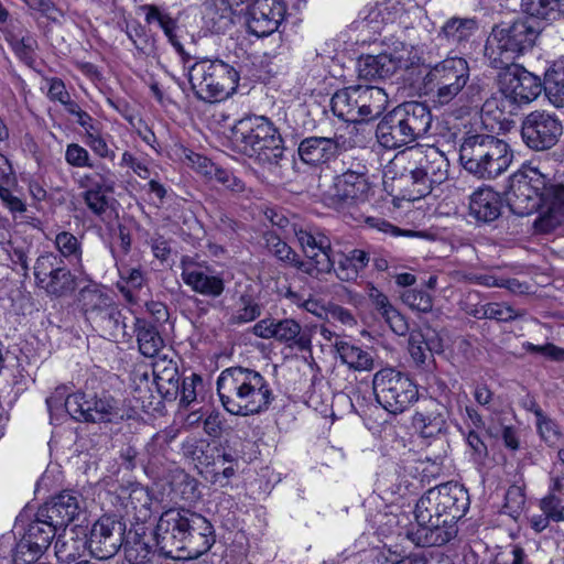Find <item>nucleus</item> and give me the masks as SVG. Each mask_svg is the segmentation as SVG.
<instances>
[{
  "instance_id": "obj_1",
  "label": "nucleus",
  "mask_w": 564,
  "mask_h": 564,
  "mask_svg": "<svg viewBox=\"0 0 564 564\" xmlns=\"http://www.w3.org/2000/svg\"><path fill=\"white\" fill-rule=\"evenodd\" d=\"M470 505L467 489L448 481L430 488L417 500L414 517L417 530L410 533L419 546H442L457 536V522Z\"/></svg>"
},
{
  "instance_id": "obj_2",
  "label": "nucleus",
  "mask_w": 564,
  "mask_h": 564,
  "mask_svg": "<svg viewBox=\"0 0 564 564\" xmlns=\"http://www.w3.org/2000/svg\"><path fill=\"white\" fill-rule=\"evenodd\" d=\"M216 387L221 405L232 415L261 414L269 410L275 399L269 380L248 367L224 369L217 378Z\"/></svg>"
},
{
  "instance_id": "obj_3",
  "label": "nucleus",
  "mask_w": 564,
  "mask_h": 564,
  "mask_svg": "<svg viewBox=\"0 0 564 564\" xmlns=\"http://www.w3.org/2000/svg\"><path fill=\"white\" fill-rule=\"evenodd\" d=\"M231 140L242 154L263 165H278L284 154L279 130L264 116H249L238 120L232 127Z\"/></svg>"
},
{
  "instance_id": "obj_4",
  "label": "nucleus",
  "mask_w": 564,
  "mask_h": 564,
  "mask_svg": "<svg viewBox=\"0 0 564 564\" xmlns=\"http://www.w3.org/2000/svg\"><path fill=\"white\" fill-rule=\"evenodd\" d=\"M403 155L410 164V199L416 200L427 196L435 185L447 180L449 162L436 147H412Z\"/></svg>"
},
{
  "instance_id": "obj_5",
  "label": "nucleus",
  "mask_w": 564,
  "mask_h": 564,
  "mask_svg": "<svg viewBox=\"0 0 564 564\" xmlns=\"http://www.w3.org/2000/svg\"><path fill=\"white\" fill-rule=\"evenodd\" d=\"M497 77L496 109L500 113L517 116L521 105L533 101L542 91L540 77L519 64L501 67Z\"/></svg>"
},
{
  "instance_id": "obj_6",
  "label": "nucleus",
  "mask_w": 564,
  "mask_h": 564,
  "mask_svg": "<svg viewBox=\"0 0 564 564\" xmlns=\"http://www.w3.org/2000/svg\"><path fill=\"white\" fill-rule=\"evenodd\" d=\"M188 79L198 99L218 102L236 90L239 73L220 59H204L189 68Z\"/></svg>"
},
{
  "instance_id": "obj_7",
  "label": "nucleus",
  "mask_w": 564,
  "mask_h": 564,
  "mask_svg": "<svg viewBox=\"0 0 564 564\" xmlns=\"http://www.w3.org/2000/svg\"><path fill=\"white\" fill-rule=\"evenodd\" d=\"M291 230L304 254L303 259L297 256L294 268L317 280L329 274L334 250L326 231L317 226L297 223L292 224Z\"/></svg>"
},
{
  "instance_id": "obj_8",
  "label": "nucleus",
  "mask_w": 564,
  "mask_h": 564,
  "mask_svg": "<svg viewBox=\"0 0 564 564\" xmlns=\"http://www.w3.org/2000/svg\"><path fill=\"white\" fill-rule=\"evenodd\" d=\"M544 186L543 173L538 167H531L527 173L514 172L503 189L496 192V204L506 205L518 216L530 215L541 206L540 193Z\"/></svg>"
},
{
  "instance_id": "obj_9",
  "label": "nucleus",
  "mask_w": 564,
  "mask_h": 564,
  "mask_svg": "<svg viewBox=\"0 0 564 564\" xmlns=\"http://www.w3.org/2000/svg\"><path fill=\"white\" fill-rule=\"evenodd\" d=\"M372 386L377 402L391 414L404 412L419 399L416 384L394 368L377 371Z\"/></svg>"
},
{
  "instance_id": "obj_10",
  "label": "nucleus",
  "mask_w": 564,
  "mask_h": 564,
  "mask_svg": "<svg viewBox=\"0 0 564 564\" xmlns=\"http://www.w3.org/2000/svg\"><path fill=\"white\" fill-rule=\"evenodd\" d=\"M468 65L462 57L446 58L433 66L425 76V85L436 89V101L446 105L465 87Z\"/></svg>"
},
{
  "instance_id": "obj_11",
  "label": "nucleus",
  "mask_w": 564,
  "mask_h": 564,
  "mask_svg": "<svg viewBox=\"0 0 564 564\" xmlns=\"http://www.w3.org/2000/svg\"><path fill=\"white\" fill-rule=\"evenodd\" d=\"M76 183L83 189L82 198L88 210L101 218L109 208L108 195L116 187L115 173L106 164L99 163L97 170L82 174Z\"/></svg>"
},
{
  "instance_id": "obj_12",
  "label": "nucleus",
  "mask_w": 564,
  "mask_h": 564,
  "mask_svg": "<svg viewBox=\"0 0 564 564\" xmlns=\"http://www.w3.org/2000/svg\"><path fill=\"white\" fill-rule=\"evenodd\" d=\"M563 134L558 117L544 110L530 112L522 121L521 137L528 148L546 151L557 144Z\"/></svg>"
},
{
  "instance_id": "obj_13",
  "label": "nucleus",
  "mask_w": 564,
  "mask_h": 564,
  "mask_svg": "<svg viewBox=\"0 0 564 564\" xmlns=\"http://www.w3.org/2000/svg\"><path fill=\"white\" fill-rule=\"evenodd\" d=\"M181 276L186 286L205 297H219L225 291L224 272L204 260L185 256L181 259Z\"/></svg>"
},
{
  "instance_id": "obj_14",
  "label": "nucleus",
  "mask_w": 564,
  "mask_h": 564,
  "mask_svg": "<svg viewBox=\"0 0 564 564\" xmlns=\"http://www.w3.org/2000/svg\"><path fill=\"white\" fill-rule=\"evenodd\" d=\"M189 511L185 508H170L162 512L153 532L160 555L177 561Z\"/></svg>"
},
{
  "instance_id": "obj_15",
  "label": "nucleus",
  "mask_w": 564,
  "mask_h": 564,
  "mask_svg": "<svg viewBox=\"0 0 564 564\" xmlns=\"http://www.w3.org/2000/svg\"><path fill=\"white\" fill-rule=\"evenodd\" d=\"M59 528L50 519L40 516L29 524L25 533L17 543L12 555L13 564H32L36 562L50 546Z\"/></svg>"
},
{
  "instance_id": "obj_16",
  "label": "nucleus",
  "mask_w": 564,
  "mask_h": 564,
  "mask_svg": "<svg viewBox=\"0 0 564 564\" xmlns=\"http://www.w3.org/2000/svg\"><path fill=\"white\" fill-rule=\"evenodd\" d=\"M126 524L115 517L99 518L88 530L87 546L93 557L108 560L117 554L123 544Z\"/></svg>"
},
{
  "instance_id": "obj_17",
  "label": "nucleus",
  "mask_w": 564,
  "mask_h": 564,
  "mask_svg": "<svg viewBox=\"0 0 564 564\" xmlns=\"http://www.w3.org/2000/svg\"><path fill=\"white\" fill-rule=\"evenodd\" d=\"M70 417L79 422H112L119 417L116 401L109 395L73 394L68 401Z\"/></svg>"
},
{
  "instance_id": "obj_18",
  "label": "nucleus",
  "mask_w": 564,
  "mask_h": 564,
  "mask_svg": "<svg viewBox=\"0 0 564 564\" xmlns=\"http://www.w3.org/2000/svg\"><path fill=\"white\" fill-rule=\"evenodd\" d=\"M288 10L284 0H254L247 12V26L258 37L269 36L278 31Z\"/></svg>"
},
{
  "instance_id": "obj_19",
  "label": "nucleus",
  "mask_w": 564,
  "mask_h": 564,
  "mask_svg": "<svg viewBox=\"0 0 564 564\" xmlns=\"http://www.w3.org/2000/svg\"><path fill=\"white\" fill-rule=\"evenodd\" d=\"M187 523L177 561L198 558L215 543L214 527L205 517L189 511Z\"/></svg>"
},
{
  "instance_id": "obj_20",
  "label": "nucleus",
  "mask_w": 564,
  "mask_h": 564,
  "mask_svg": "<svg viewBox=\"0 0 564 564\" xmlns=\"http://www.w3.org/2000/svg\"><path fill=\"white\" fill-rule=\"evenodd\" d=\"M516 2L508 6L513 12L508 22L501 21L496 24V40L501 52L521 53L531 47L536 37V33L525 21L517 19Z\"/></svg>"
},
{
  "instance_id": "obj_21",
  "label": "nucleus",
  "mask_w": 564,
  "mask_h": 564,
  "mask_svg": "<svg viewBox=\"0 0 564 564\" xmlns=\"http://www.w3.org/2000/svg\"><path fill=\"white\" fill-rule=\"evenodd\" d=\"M83 496L73 490H65L53 497L40 508V516L50 519L59 529L67 528L84 510Z\"/></svg>"
},
{
  "instance_id": "obj_22",
  "label": "nucleus",
  "mask_w": 564,
  "mask_h": 564,
  "mask_svg": "<svg viewBox=\"0 0 564 564\" xmlns=\"http://www.w3.org/2000/svg\"><path fill=\"white\" fill-rule=\"evenodd\" d=\"M492 143L494 138L490 135H476L465 142L460 150L464 169L478 178H490L492 165L490 145Z\"/></svg>"
},
{
  "instance_id": "obj_23",
  "label": "nucleus",
  "mask_w": 564,
  "mask_h": 564,
  "mask_svg": "<svg viewBox=\"0 0 564 564\" xmlns=\"http://www.w3.org/2000/svg\"><path fill=\"white\" fill-rule=\"evenodd\" d=\"M368 169L365 164L357 163L335 178L334 196L343 204H352L365 200L369 191L367 180Z\"/></svg>"
},
{
  "instance_id": "obj_24",
  "label": "nucleus",
  "mask_w": 564,
  "mask_h": 564,
  "mask_svg": "<svg viewBox=\"0 0 564 564\" xmlns=\"http://www.w3.org/2000/svg\"><path fill=\"white\" fill-rule=\"evenodd\" d=\"M394 109L413 141L427 133L432 124V113L425 104L408 101Z\"/></svg>"
},
{
  "instance_id": "obj_25",
  "label": "nucleus",
  "mask_w": 564,
  "mask_h": 564,
  "mask_svg": "<svg viewBox=\"0 0 564 564\" xmlns=\"http://www.w3.org/2000/svg\"><path fill=\"white\" fill-rule=\"evenodd\" d=\"M54 549L61 563L74 562L88 551L87 528L83 525L64 528L63 533L57 535Z\"/></svg>"
},
{
  "instance_id": "obj_26",
  "label": "nucleus",
  "mask_w": 564,
  "mask_h": 564,
  "mask_svg": "<svg viewBox=\"0 0 564 564\" xmlns=\"http://www.w3.org/2000/svg\"><path fill=\"white\" fill-rule=\"evenodd\" d=\"M339 150L336 139L326 137H308L299 144L301 160L310 165H322L333 160Z\"/></svg>"
},
{
  "instance_id": "obj_27",
  "label": "nucleus",
  "mask_w": 564,
  "mask_h": 564,
  "mask_svg": "<svg viewBox=\"0 0 564 564\" xmlns=\"http://www.w3.org/2000/svg\"><path fill=\"white\" fill-rule=\"evenodd\" d=\"M369 262V253L361 249H352L347 253L333 252V269H329V274L334 273L336 278L343 282H352L359 278L360 271H362Z\"/></svg>"
},
{
  "instance_id": "obj_28",
  "label": "nucleus",
  "mask_w": 564,
  "mask_h": 564,
  "mask_svg": "<svg viewBox=\"0 0 564 564\" xmlns=\"http://www.w3.org/2000/svg\"><path fill=\"white\" fill-rule=\"evenodd\" d=\"M376 137L380 145L393 150L414 142L402 124L395 109L388 112L378 123Z\"/></svg>"
},
{
  "instance_id": "obj_29",
  "label": "nucleus",
  "mask_w": 564,
  "mask_h": 564,
  "mask_svg": "<svg viewBox=\"0 0 564 564\" xmlns=\"http://www.w3.org/2000/svg\"><path fill=\"white\" fill-rule=\"evenodd\" d=\"M90 324L101 337L108 340L120 341L130 337L127 332L126 317L122 315V310L116 303L98 317H94Z\"/></svg>"
},
{
  "instance_id": "obj_30",
  "label": "nucleus",
  "mask_w": 564,
  "mask_h": 564,
  "mask_svg": "<svg viewBox=\"0 0 564 564\" xmlns=\"http://www.w3.org/2000/svg\"><path fill=\"white\" fill-rule=\"evenodd\" d=\"M330 106L334 115L346 122H365L357 86L336 91L330 99Z\"/></svg>"
},
{
  "instance_id": "obj_31",
  "label": "nucleus",
  "mask_w": 564,
  "mask_h": 564,
  "mask_svg": "<svg viewBox=\"0 0 564 564\" xmlns=\"http://www.w3.org/2000/svg\"><path fill=\"white\" fill-rule=\"evenodd\" d=\"M368 296L394 334L403 336L408 333L409 326L405 318L392 306L389 299L380 290L370 284Z\"/></svg>"
},
{
  "instance_id": "obj_32",
  "label": "nucleus",
  "mask_w": 564,
  "mask_h": 564,
  "mask_svg": "<svg viewBox=\"0 0 564 564\" xmlns=\"http://www.w3.org/2000/svg\"><path fill=\"white\" fill-rule=\"evenodd\" d=\"M78 300L89 323L115 304L112 297L97 284L82 289Z\"/></svg>"
},
{
  "instance_id": "obj_33",
  "label": "nucleus",
  "mask_w": 564,
  "mask_h": 564,
  "mask_svg": "<svg viewBox=\"0 0 564 564\" xmlns=\"http://www.w3.org/2000/svg\"><path fill=\"white\" fill-rule=\"evenodd\" d=\"M364 121L368 122L383 113L388 105V95L376 86L357 85Z\"/></svg>"
},
{
  "instance_id": "obj_34",
  "label": "nucleus",
  "mask_w": 564,
  "mask_h": 564,
  "mask_svg": "<svg viewBox=\"0 0 564 564\" xmlns=\"http://www.w3.org/2000/svg\"><path fill=\"white\" fill-rule=\"evenodd\" d=\"M468 215L477 224H489L494 220V188L490 185H482L470 195Z\"/></svg>"
},
{
  "instance_id": "obj_35",
  "label": "nucleus",
  "mask_w": 564,
  "mask_h": 564,
  "mask_svg": "<svg viewBox=\"0 0 564 564\" xmlns=\"http://www.w3.org/2000/svg\"><path fill=\"white\" fill-rule=\"evenodd\" d=\"M357 70L359 77L366 80L384 79L394 74L387 52L359 57Z\"/></svg>"
},
{
  "instance_id": "obj_36",
  "label": "nucleus",
  "mask_w": 564,
  "mask_h": 564,
  "mask_svg": "<svg viewBox=\"0 0 564 564\" xmlns=\"http://www.w3.org/2000/svg\"><path fill=\"white\" fill-rule=\"evenodd\" d=\"M274 339L300 350H307L311 347L310 336L303 333L302 326L292 318L275 321Z\"/></svg>"
},
{
  "instance_id": "obj_37",
  "label": "nucleus",
  "mask_w": 564,
  "mask_h": 564,
  "mask_svg": "<svg viewBox=\"0 0 564 564\" xmlns=\"http://www.w3.org/2000/svg\"><path fill=\"white\" fill-rule=\"evenodd\" d=\"M477 28V21L473 18L452 17L441 28L438 37L448 43L459 44L466 42Z\"/></svg>"
},
{
  "instance_id": "obj_38",
  "label": "nucleus",
  "mask_w": 564,
  "mask_h": 564,
  "mask_svg": "<svg viewBox=\"0 0 564 564\" xmlns=\"http://www.w3.org/2000/svg\"><path fill=\"white\" fill-rule=\"evenodd\" d=\"M134 326L140 352L144 357L156 356L164 346V340L156 327L153 324L139 318H135Z\"/></svg>"
},
{
  "instance_id": "obj_39",
  "label": "nucleus",
  "mask_w": 564,
  "mask_h": 564,
  "mask_svg": "<svg viewBox=\"0 0 564 564\" xmlns=\"http://www.w3.org/2000/svg\"><path fill=\"white\" fill-rule=\"evenodd\" d=\"M153 383L158 392L164 397L176 395L180 389V376L175 364L167 365L155 362L153 366Z\"/></svg>"
},
{
  "instance_id": "obj_40",
  "label": "nucleus",
  "mask_w": 564,
  "mask_h": 564,
  "mask_svg": "<svg viewBox=\"0 0 564 564\" xmlns=\"http://www.w3.org/2000/svg\"><path fill=\"white\" fill-rule=\"evenodd\" d=\"M542 89L554 107L564 108V63H555L547 69Z\"/></svg>"
},
{
  "instance_id": "obj_41",
  "label": "nucleus",
  "mask_w": 564,
  "mask_h": 564,
  "mask_svg": "<svg viewBox=\"0 0 564 564\" xmlns=\"http://www.w3.org/2000/svg\"><path fill=\"white\" fill-rule=\"evenodd\" d=\"M140 10L145 13V22L148 24L158 22L173 47L178 53L184 52V48L175 34V30L177 28L176 21L169 13L161 11L155 4H143L140 7Z\"/></svg>"
},
{
  "instance_id": "obj_42",
  "label": "nucleus",
  "mask_w": 564,
  "mask_h": 564,
  "mask_svg": "<svg viewBox=\"0 0 564 564\" xmlns=\"http://www.w3.org/2000/svg\"><path fill=\"white\" fill-rule=\"evenodd\" d=\"M335 346L341 361L349 368L358 371L372 369L373 358L369 351L347 341H337Z\"/></svg>"
},
{
  "instance_id": "obj_43",
  "label": "nucleus",
  "mask_w": 564,
  "mask_h": 564,
  "mask_svg": "<svg viewBox=\"0 0 564 564\" xmlns=\"http://www.w3.org/2000/svg\"><path fill=\"white\" fill-rule=\"evenodd\" d=\"M544 189L541 191V205H546L550 212L564 216V175L551 178L543 173Z\"/></svg>"
},
{
  "instance_id": "obj_44",
  "label": "nucleus",
  "mask_w": 564,
  "mask_h": 564,
  "mask_svg": "<svg viewBox=\"0 0 564 564\" xmlns=\"http://www.w3.org/2000/svg\"><path fill=\"white\" fill-rule=\"evenodd\" d=\"M386 52L391 59L394 74L401 69H410L419 65L421 61L417 50L403 42H394Z\"/></svg>"
},
{
  "instance_id": "obj_45",
  "label": "nucleus",
  "mask_w": 564,
  "mask_h": 564,
  "mask_svg": "<svg viewBox=\"0 0 564 564\" xmlns=\"http://www.w3.org/2000/svg\"><path fill=\"white\" fill-rule=\"evenodd\" d=\"M413 427L424 438L436 437L446 430V421L440 413L417 411L412 419Z\"/></svg>"
},
{
  "instance_id": "obj_46",
  "label": "nucleus",
  "mask_w": 564,
  "mask_h": 564,
  "mask_svg": "<svg viewBox=\"0 0 564 564\" xmlns=\"http://www.w3.org/2000/svg\"><path fill=\"white\" fill-rule=\"evenodd\" d=\"M54 243L59 258L66 259L73 265L82 267L83 249L76 236L68 231H61L56 235Z\"/></svg>"
},
{
  "instance_id": "obj_47",
  "label": "nucleus",
  "mask_w": 564,
  "mask_h": 564,
  "mask_svg": "<svg viewBox=\"0 0 564 564\" xmlns=\"http://www.w3.org/2000/svg\"><path fill=\"white\" fill-rule=\"evenodd\" d=\"M153 552L152 545H150L144 534L135 531L133 534L128 533L127 541L124 544V557L131 564H144L150 560V555Z\"/></svg>"
},
{
  "instance_id": "obj_48",
  "label": "nucleus",
  "mask_w": 564,
  "mask_h": 564,
  "mask_svg": "<svg viewBox=\"0 0 564 564\" xmlns=\"http://www.w3.org/2000/svg\"><path fill=\"white\" fill-rule=\"evenodd\" d=\"M152 497L148 488L140 484L132 485L127 498V507H130L140 521H147L151 517Z\"/></svg>"
},
{
  "instance_id": "obj_49",
  "label": "nucleus",
  "mask_w": 564,
  "mask_h": 564,
  "mask_svg": "<svg viewBox=\"0 0 564 564\" xmlns=\"http://www.w3.org/2000/svg\"><path fill=\"white\" fill-rule=\"evenodd\" d=\"M64 264V260L54 253H45L36 259L34 265V276L37 285L41 289H45L55 276L57 269H61Z\"/></svg>"
},
{
  "instance_id": "obj_50",
  "label": "nucleus",
  "mask_w": 564,
  "mask_h": 564,
  "mask_svg": "<svg viewBox=\"0 0 564 564\" xmlns=\"http://www.w3.org/2000/svg\"><path fill=\"white\" fill-rule=\"evenodd\" d=\"M441 343L438 338L426 339L425 336L419 332L413 330L409 336V352L412 359L422 365L426 360V351H440Z\"/></svg>"
},
{
  "instance_id": "obj_51",
  "label": "nucleus",
  "mask_w": 564,
  "mask_h": 564,
  "mask_svg": "<svg viewBox=\"0 0 564 564\" xmlns=\"http://www.w3.org/2000/svg\"><path fill=\"white\" fill-rule=\"evenodd\" d=\"M261 315V306L250 293H242L236 304L231 321L236 324H245L254 321Z\"/></svg>"
},
{
  "instance_id": "obj_52",
  "label": "nucleus",
  "mask_w": 564,
  "mask_h": 564,
  "mask_svg": "<svg viewBox=\"0 0 564 564\" xmlns=\"http://www.w3.org/2000/svg\"><path fill=\"white\" fill-rule=\"evenodd\" d=\"M73 394L68 393L66 386H58L54 392L46 398V405L52 421H61L64 416H70L68 401Z\"/></svg>"
},
{
  "instance_id": "obj_53",
  "label": "nucleus",
  "mask_w": 564,
  "mask_h": 564,
  "mask_svg": "<svg viewBox=\"0 0 564 564\" xmlns=\"http://www.w3.org/2000/svg\"><path fill=\"white\" fill-rule=\"evenodd\" d=\"M55 273L54 279H51V283L45 286V292L54 296H64L72 293L76 288V278L70 270L63 264Z\"/></svg>"
},
{
  "instance_id": "obj_54",
  "label": "nucleus",
  "mask_w": 564,
  "mask_h": 564,
  "mask_svg": "<svg viewBox=\"0 0 564 564\" xmlns=\"http://www.w3.org/2000/svg\"><path fill=\"white\" fill-rule=\"evenodd\" d=\"M120 282L118 288L129 301H132V292L142 288L144 282L143 272L140 268L122 265L119 268Z\"/></svg>"
},
{
  "instance_id": "obj_55",
  "label": "nucleus",
  "mask_w": 564,
  "mask_h": 564,
  "mask_svg": "<svg viewBox=\"0 0 564 564\" xmlns=\"http://www.w3.org/2000/svg\"><path fill=\"white\" fill-rule=\"evenodd\" d=\"M534 414L536 416V429L541 438L549 446L556 445L562 437L557 423L546 416L539 406L534 409Z\"/></svg>"
},
{
  "instance_id": "obj_56",
  "label": "nucleus",
  "mask_w": 564,
  "mask_h": 564,
  "mask_svg": "<svg viewBox=\"0 0 564 564\" xmlns=\"http://www.w3.org/2000/svg\"><path fill=\"white\" fill-rule=\"evenodd\" d=\"M263 239L265 247L272 254H274L281 261L292 262L294 265L295 260H297V254L274 231H267L263 235Z\"/></svg>"
},
{
  "instance_id": "obj_57",
  "label": "nucleus",
  "mask_w": 564,
  "mask_h": 564,
  "mask_svg": "<svg viewBox=\"0 0 564 564\" xmlns=\"http://www.w3.org/2000/svg\"><path fill=\"white\" fill-rule=\"evenodd\" d=\"M171 438L166 432L154 434L144 448L145 463H160L161 458L165 457L167 453Z\"/></svg>"
},
{
  "instance_id": "obj_58",
  "label": "nucleus",
  "mask_w": 564,
  "mask_h": 564,
  "mask_svg": "<svg viewBox=\"0 0 564 564\" xmlns=\"http://www.w3.org/2000/svg\"><path fill=\"white\" fill-rule=\"evenodd\" d=\"M65 161L72 167L83 169H95L96 165L91 159L89 151L78 143H69L65 149Z\"/></svg>"
},
{
  "instance_id": "obj_59",
  "label": "nucleus",
  "mask_w": 564,
  "mask_h": 564,
  "mask_svg": "<svg viewBox=\"0 0 564 564\" xmlns=\"http://www.w3.org/2000/svg\"><path fill=\"white\" fill-rule=\"evenodd\" d=\"M9 42L14 53L24 62H33V55L37 47V41L29 33L22 36L10 35Z\"/></svg>"
},
{
  "instance_id": "obj_60",
  "label": "nucleus",
  "mask_w": 564,
  "mask_h": 564,
  "mask_svg": "<svg viewBox=\"0 0 564 564\" xmlns=\"http://www.w3.org/2000/svg\"><path fill=\"white\" fill-rule=\"evenodd\" d=\"M402 301L406 304L411 310L429 313L432 312L433 308V300L429 292L424 290H406L402 293Z\"/></svg>"
},
{
  "instance_id": "obj_61",
  "label": "nucleus",
  "mask_w": 564,
  "mask_h": 564,
  "mask_svg": "<svg viewBox=\"0 0 564 564\" xmlns=\"http://www.w3.org/2000/svg\"><path fill=\"white\" fill-rule=\"evenodd\" d=\"M85 144L93 151V153L99 159L109 160L113 162L116 159V152L109 147L106 137L102 134L101 129L90 133V137L84 139Z\"/></svg>"
},
{
  "instance_id": "obj_62",
  "label": "nucleus",
  "mask_w": 564,
  "mask_h": 564,
  "mask_svg": "<svg viewBox=\"0 0 564 564\" xmlns=\"http://www.w3.org/2000/svg\"><path fill=\"white\" fill-rule=\"evenodd\" d=\"M524 505V494L521 487L512 485L505 495V503L501 512L512 518H517Z\"/></svg>"
},
{
  "instance_id": "obj_63",
  "label": "nucleus",
  "mask_w": 564,
  "mask_h": 564,
  "mask_svg": "<svg viewBox=\"0 0 564 564\" xmlns=\"http://www.w3.org/2000/svg\"><path fill=\"white\" fill-rule=\"evenodd\" d=\"M540 509L552 522L564 521V505L562 500L553 494L541 499Z\"/></svg>"
},
{
  "instance_id": "obj_64",
  "label": "nucleus",
  "mask_w": 564,
  "mask_h": 564,
  "mask_svg": "<svg viewBox=\"0 0 564 564\" xmlns=\"http://www.w3.org/2000/svg\"><path fill=\"white\" fill-rule=\"evenodd\" d=\"M533 14L542 19H555L563 10L564 0H532Z\"/></svg>"
}]
</instances>
